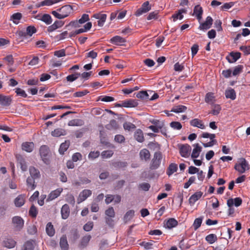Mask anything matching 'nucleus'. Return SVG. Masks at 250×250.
Instances as JSON below:
<instances>
[{
  "label": "nucleus",
  "instance_id": "7ed1b4c3",
  "mask_svg": "<svg viewBox=\"0 0 250 250\" xmlns=\"http://www.w3.org/2000/svg\"><path fill=\"white\" fill-rule=\"evenodd\" d=\"M234 169L240 173H243L250 169L249 164L245 158H241L235 165Z\"/></svg>",
  "mask_w": 250,
  "mask_h": 250
},
{
  "label": "nucleus",
  "instance_id": "0eeeda50",
  "mask_svg": "<svg viewBox=\"0 0 250 250\" xmlns=\"http://www.w3.org/2000/svg\"><path fill=\"white\" fill-rule=\"evenodd\" d=\"M12 102V98L11 96H6L3 94H0V104L2 106H9Z\"/></svg>",
  "mask_w": 250,
  "mask_h": 250
},
{
  "label": "nucleus",
  "instance_id": "ddd939ff",
  "mask_svg": "<svg viewBox=\"0 0 250 250\" xmlns=\"http://www.w3.org/2000/svg\"><path fill=\"white\" fill-rule=\"evenodd\" d=\"M189 124L191 126L198 127L202 129H204L206 128V126L203 121L198 118H195L190 120Z\"/></svg>",
  "mask_w": 250,
  "mask_h": 250
},
{
  "label": "nucleus",
  "instance_id": "338daca9",
  "mask_svg": "<svg viewBox=\"0 0 250 250\" xmlns=\"http://www.w3.org/2000/svg\"><path fill=\"white\" fill-rule=\"evenodd\" d=\"M66 201L69 204L74 206L75 203V198L72 194H68L66 197Z\"/></svg>",
  "mask_w": 250,
  "mask_h": 250
},
{
  "label": "nucleus",
  "instance_id": "7c9ffc66",
  "mask_svg": "<svg viewBox=\"0 0 250 250\" xmlns=\"http://www.w3.org/2000/svg\"><path fill=\"white\" fill-rule=\"evenodd\" d=\"M66 134L65 130L62 128H56L51 132V135L53 137H59L61 136H64Z\"/></svg>",
  "mask_w": 250,
  "mask_h": 250
},
{
  "label": "nucleus",
  "instance_id": "2eb2a0df",
  "mask_svg": "<svg viewBox=\"0 0 250 250\" xmlns=\"http://www.w3.org/2000/svg\"><path fill=\"white\" fill-rule=\"evenodd\" d=\"M91 239V236L90 235H86L83 237L78 245L79 248L81 249H83L86 247Z\"/></svg>",
  "mask_w": 250,
  "mask_h": 250
},
{
  "label": "nucleus",
  "instance_id": "bb28decb",
  "mask_svg": "<svg viewBox=\"0 0 250 250\" xmlns=\"http://www.w3.org/2000/svg\"><path fill=\"white\" fill-rule=\"evenodd\" d=\"M203 13V8L199 5H196L193 9V15H196L197 19L200 21Z\"/></svg>",
  "mask_w": 250,
  "mask_h": 250
},
{
  "label": "nucleus",
  "instance_id": "39448f33",
  "mask_svg": "<svg viewBox=\"0 0 250 250\" xmlns=\"http://www.w3.org/2000/svg\"><path fill=\"white\" fill-rule=\"evenodd\" d=\"M12 224L16 230H21L24 226V220L18 216H14L12 218Z\"/></svg>",
  "mask_w": 250,
  "mask_h": 250
},
{
  "label": "nucleus",
  "instance_id": "6ab92c4d",
  "mask_svg": "<svg viewBox=\"0 0 250 250\" xmlns=\"http://www.w3.org/2000/svg\"><path fill=\"white\" fill-rule=\"evenodd\" d=\"M16 158L18 161V163L20 166L21 169L23 171H26L27 169V166L23 157L22 156L19 155L16 156Z\"/></svg>",
  "mask_w": 250,
  "mask_h": 250
},
{
  "label": "nucleus",
  "instance_id": "37998d69",
  "mask_svg": "<svg viewBox=\"0 0 250 250\" xmlns=\"http://www.w3.org/2000/svg\"><path fill=\"white\" fill-rule=\"evenodd\" d=\"M46 232L50 236H53L55 234V229L51 223L49 222L46 226Z\"/></svg>",
  "mask_w": 250,
  "mask_h": 250
},
{
  "label": "nucleus",
  "instance_id": "49530a36",
  "mask_svg": "<svg viewBox=\"0 0 250 250\" xmlns=\"http://www.w3.org/2000/svg\"><path fill=\"white\" fill-rule=\"evenodd\" d=\"M92 27V23L91 22H87L84 25L83 28H80L76 30V34H79L85 32L91 29Z\"/></svg>",
  "mask_w": 250,
  "mask_h": 250
},
{
  "label": "nucleus",
  "instance_id": "412c9836",
  "mask_svg": "<svg viewBox=\"0 0 250 250\" xmlns=\"http://www.w3.org/2000/svg\"><path fill=\"white\" fill-rule=\"evenodd\" d=\"M60 246L62 250H68L69 245L68 244L67 237L65 235H63L60 238Z\"/></svg>",
  "mask_w": 250,
  "mask_h": 250
},
{
  "label": "nucleus",
  "instance_id": "423d86ee",
  "mask_svg": "<svg viewBox=\"0 0 250 250\" xmlns=\"http://www.w3.org/2000/svg\"><path fill=\"white\" fill-rule=\"evenodd\" d=\"M151 9V6L149 5L148 1H146L143 3L141 7L136 12L135 15L140 16L144 13L148 12Z\"/></svg>",
  "mask_w": 250,
  "mask_h": 250
},
{
  "label": "nucleus",
  "instance_id": "1a4fd4ad",
  "mask_svg": "<svg viewBox=\"0 0 250 250\" xmlns=\"http://www.w3.org/2000/svg\"><path fill=\"white\" fill-rule=\"evenodd\" d=\"M190 150L191 147L188 144L181 145L179 147V151L181 155L185 158L188 157Z\"/></svg>",
  "mask_w": 250,
  "mask_h": 250
},
{
  "label": "nucleus",
  "instance_id": "72a5a7b5",
  "mask_svg": "<svg viewBox=\"0 0 250 250\" xmlns=\"http://www.w3.org/2000/svg\"><path fill=\"white\" fill-rule=\"evenodd\" d=\"M205 101L210 104H213L215 101L214 93L212 92L207 93L205 96Z\"/></svg>",
  "mask_w": 250,
  "mask_h": 250
},
{
  "label": "nucleus",
  "instance_id": "2f4dec72",
  "mask_svg": "<svg viewBox=\"0 0 250 250\" xmlns=\"http://www.w3.org/2000/svg\"><path fill=\"white\" fill-rule=\"evenodd\" d=\"M25 202L24 196L23 195H19L16 198L14 201L15 205L17 207H21L23 206Z\"/></svg>",
  "mask_w": 250,
  "mask_h": 250
},
{
  "label": "nucleus",
  "instance_id": "f257e3e1",
  "mask_svg": "<svg viewBox=\"0 0 250 250\" xmlns=\"http://www.w3.org/2000/svg\"><path fill=\"white\" fill-rule=\"evenodd\" d=\"M73 10L72 7L70 5H65L56 11H52L51 14L56 18L62 19L68 17Z\"/></svg>",
  "mask_w": 250,
  "mask_h": 250
},
{
  "label": "nucleus",
  "instance_id": "e433bc0d",
  "mask_svg": "<svg viewBox=\"0 0 250 250\" xmlns=\"http://www.w3.org/2000/svg\"><path fill=\"white\" fill-rule=\"evenodd\" d=\"M134 138L135 139L140 143H142L144 141V137L143 131L141 129H137L134 134Z\"/></svg>",
  "mask_w": 250,
  "mask_h": 250
},
{
  "label": "nucleus",
  "instance_id": "052dcab7",
  "mask_svg": "<svg viewBox=\"0 0 250 250\" xmlns=\"http://www.w3.org/2000/svg\"><path fill=\"white\" fill-rule=\"evenodd\" d=\"M36 31L37 30L34 26H29L26 28V34L31 37L34 33H35Z\"/></svg>",
  "mask_w": 250,
  "mask_h": 250
},
{
  "label": "nucleus",
  "instance_id": "bf43d9fd",
  "mask_svg": "<svg viewBox=\"0 0 250 250\" xmlns=\"http://www.w3.org/2000/svg\"><path fill=\"white\" fill-rule=\"evenodd\" d=\"M244 67L242 65H238L235 66L232 72V75L233 76H236L241 73L243 71Z\"/></svg>",
  "mask_w": 250,
  "mask_h": 250
},
{
  "label": "nucleus",
  "instance_id": "f03ea898",
  "mask_svg": "<svg viewBox=\"0 0 250 250\" xmlns=\"http://www.w3.org/2000/svg\"><path fill=\"white\" fill-rule=\"evenodd\" d=\"M40 155L42 160L46 165H49L50 163V154L48 146L46 145L42 146L39 149Z\"/></svg>",
  "mask_w": 250,
  "mask_h": 250
},
{
  "label": "nucleus",
  "instance_id": "f3484780",
  "mask_svg": "<svg viewBox=\"0 0 250 250\" xmlns=\"http://www.w3.org/2000/svg\"><path fill=\"white\" fill-rule=\"evenodd\" d=\"M138 105V103L135 100L128 99L122 101V105L124 107H135Z\"/></svg>",
  "mask_w": 250,
  "mask_h": 250
},
{
  "label": "nucleus",
  "instance_id": "c9c22d12",
  "mask_svg": "<svg viewBox=\"0 0 250 250\" xmlns=\"http://www.w3.org/2000/svg\"><path fill=\"white\" fill-rule=\"evenodd\" d=\"M35 180L36 179L30 176H29L26 180L27 187L31 190L34 189L36 187Z\"/></svg>",
  "mask_w": 250,
  "mask_h": 250
},
{
  "label": "nucleus",
  "instance_id": "a19ab883",
  "mask_svg": "<svg viewBox=\"0 0 250 250\" xmlns=\"http://www.w3.org/2000/svg\"><path fill=\"white\" fill-rule=\"evenodd\" d=\"M178 225V221L174 218H171L168 219L166 222V226L168 229H171Z\"/></svg>",
  "mask_w": 250,
  "mask_h": 250
},
{
  "label": "nucleus",
  "instance_id": "20e7f679",
  "mask_svg": "<svg viewBox=\"0 0 250 250\" xmlns=\"http://www.w3.org/2000/svg\"><path fill=\"white\" fill-rule=\"evenodd\" d=\"M162 158L163 155L160 151L155 152L151 161L150 168L152 170L157 169L161 165Z\"/></svg>",
  "mask_w": 250,
  "mask_h": 250
},
{
  "label": "nucleus",
  "instance_id": "4468645a",
  "mask_svg": "<svg viewBox=\"0 0 250 250\" xmlns=\"http://www.w3.org/2000/svg\"><path fill=\"white\" fill-rule=\"evenodd\" d=\"M92 194V191L89 189H84L80 192L78 199V203H81L86 200Z\"/></svg>",
  "mask_w": 250,
  "mask_h": 250
},
{
  "label": "nucleus",
  "instance_id": "9d476101",
  "mask_svg": "<svg viewBox=\"0 0 250 250\" xmlns=\"http://www.w3.org/2000/svg\"><path fill=\"white\" fill-rule=\"evenodd\" d=\"M213 23V19L210 16H208L206 21L200 24L199 29L200 30H207L209 29Z\"/></svg>",
  "mask_w": 250,
  "mask_h": 250
},
{
  "label": "nucleus",
  "instance_id": "58836bf2",
  "mask_svg": "<svg viewBox=\"0 0 250 250\" xmlns=\"http://www.w3.org/2000/svg\"><path fill=\"white\" fill-rule=\"evenodd\" d=\"M70 145L69 141H65L64 143L61 144L59 151L60 154H63L64 152L67 150Z\"/></svg>",
  "mask_w": 250,
  "mask_h": 250
},
{
  "label": "nucleus",
  "instance_id": "79ce46f5",
  "mask_svg": "<svg viewBox=\"0 0 250 250\" xmlns=\"http://www.w3.org/2000/svg\"><path fill=\"white\" fill-rule=\"evenodd\" d=\"M22 18V14L21 13H16L11 15L10 17V20L12 21L13 22L18 24L19 23V21Z\"/></svg>",
  "mask_w": 250,
  "mask_h": 250
},
{
  "label": "nucleus",
  "instance_id": "603ef678",
  "mask_svg": "<svg viewBox=\"0 0 250 250\" xmlns=\"http://www.w3.org/2000/svg\"><path fill=\"white\" fill-rule=\"evenodd\" d=\"M221 110V106L219 104H215L213 105L212 109L209 113H211L213 115H217L220 113Z\"/></svg>",
  "mask_w": 250,
  "mask_h": 250
},
{
  "label": "nucleus",
  "instance_id": "5701e85b",
  "mask_svg": "<svg viewBox=\"0 0 250 250\" xmlns=\"http://www.w3.org/2000/svg\"><path fill=\"white\" fill-rule=\"evenodd\" d=\"M203 192L202 191H197L192 195L189 199V203L190 205H193L202 196Z\"/></svg>",
  "mask_w": 250,
  "mask_h": 250
},
{
  "label": "nucleus",
  "instance_id": "c756f323",
  "mask_svg": "<svg viewBox=\"0 0 250 250\" xmlns=\"http://www.w3.org/2000/svg\"><path fill=\"white\" fill-rule=\"evenodd\" d=\"M60 0H44L38 4L36 6L40 7L43 6H50L53 4L60 2Z\"/></svg>",
  "mask_w": 250,
  "mask_h": 250
},
{
  "label": "nucleus",
  "instance_id": "de8ad7c7",
  "mask_svg": "<svg viewBox=\"0 0 250 250\" xmlns=\"http://www.w3.org/2000/svg\"><path fill=\"white\" fill-rule=\"evenodd\" d=\"M83 124V121L81 119H73L70 121L68 123L69 126H82Z\"/></svg>",
  "mask_w": 250,
  "mask_h": 250
},
{
  "label": "nucleus",
  "instance_id": "6e6d98bb",
  "mask_svg": "<svg viewBox=\"0 0 250 250\" xmlns=\"http://www.w3.org/2000/svg\"><path fill=\"white\" fill-rule=\"evenodd\" d=\"M105 217H114L115 216V212L113 207H109L105 211Z\"/></svg>",
  "mask_w": 250,
  "mask_h": 250
},
{
  "label": "nucleus",
  "instance_id": "4c0bfd02",
  "mask_svg": "<svg viewBox=\"0 0 250 250\" xmlns=\"http://www.w3.org/2000/svg\"><path fill=\"white\" fill-rule=\"evenodd\" d=\"M105 127L108 130H116L118 128V123L115 120L112 119L106 125Z\"/></svg>",
  "mask_w": 250,
  "mask_h": 250
},
{
  "label": "nucleus",
  "instance_id": "b1692460",
  "mask_svg": "<svg viewBox=\"0 0 250 250\" xmlns=\"http://www.w3.org/2000/svg\"><path fill=\"white\" fill-rule=\"evenodd\" d=\"M70 208L67 204H64L61 208V215L63 219H67L69 216Z\"/></svg>",
  "mask_w": 250,
  "mask_h": 250
},
{
  "label": "nucleus",
  "instance_id": "864d4df0",
  "mask_svg": "<svg viewBox=\"0 0 250 250\" xmlns=\"http://www.w3.org/2000/svg\"><path fill=\"white\" fill-rule=\"evenodd\" d=\"M203 217H200L198 218H196L193 224V227L195 230H197L200 228L201 225L203 221Z\"/></svg>",
  "mask_w": 250,
  "mask_h": 250
},
{
  "label": "nucleus",
  "instance_id": "a211bd4d",
  "mask_svg": "<svg viewBox=\"0 0 250 250\" xmlns=\"http://www.w3.org/2000/svg\"><path fill=\"white\" fill-rule=\"evenodd\" d=\"M16 245V242L11 238H6L3 241V246L8 249L15 247Z\"/></svg>",
  "mask_w": 250,
  "mask_h": 250
},
{
  "label": "nucleus",
  "instance_id": "e2e57ef3",
  "mask_svg": "<svg viewBox=\"0 0 250 250\" xmlns=\"http://www.w3.org/2000/svg\"><path fill=\"white\" fill-rule=\"evenodd\" d=\"M239 49L243 52L245 55H248L250 54V45H242L240 47Z\"/></svg>",
  "mask_w": 250,
  "mask_h": 250
},
{
  "label": "nucleus",
  "instance_id": "c85d7f7f",
  "mask_svg": "<svg viewBox=\"0 0 250 250\" xmlns=\"http://www.w3.org/2000/svg\"><path fill=\"white\" fill-rule=\"evenodd\" d=\"M225 94L226 98L230 99L232 100H235L236 97L235 90L231 88L227 89Z\"/></svg>",
  "mask_w": 250,
  "mask_h": 250
},
{
  "label": "nucleus",
  "instance_id": "aec40b11",
  "mask_svg": "<svg viewBox=\"0 0 250 250\" xmlns=\"http://www.w3.org/2000/svg\"><path fill=\"white\" fill-rule=\"evenodd\" d=\"M140 157L141 160L147 161L150 159V154L148 150L146 148L142 149L139 153Z\"/></svg>",
  "mask_w": 250,
  "mask_h": 250
},
{
  "label": "nucleus",
  "instance_id": "a18cd8bd",
  "mask_svg": "<svg viewBox=\"0 0 250 250\" xmlns=\"http://www.w3.org/2000/svg\"><path fill=\"white\" fill-rule=\"evenodd\" d=\"M40 20L44 22L47 25L51 24L52 21L51 16L48 14H44L42 15Z\"/></svg>",
  "mask_w": 250,
  "mask_h": 250
},
{
  "label": "nucleus",
  "instance_id": "f704fd0d",
  "mask_svg": "<svg viewBox=\"0 0 250 250\" xmlns=\"http://www.w3.org/2000/svg\"><path fill=\"white\" fill-rule=\"evenodd\" d=\"M178 169L177 165L175 163L170 164L167 170V174L169 176L173 174Z\"/></svg>",
  "mask_w": 250,
  "mask_h": 250
},
{
  "label": "nucleus",
  "instance_id": "3c124183",
  "mask_svg": "<svg viewBox=\"0 0 250 250\" xmlns=\"http://www.w3.org/2000/svg\"><path fill=\"white\" fill-rule=\"evenodd\" d=\"M206 240L210 244H212L217 240V236L214 234H210L205 238Z\"/></svg>",
  "mask_w": 250,
  "mask_h": 250
},
{
  "label": "nucleus",
  "instance_id": "9b49d317",
  "mask_svg": "<svg viewBox=\"0 0 250 250\" xmlns=\"http://www.w3.org/2000/svg\"><path fill=\"white\" fill-rule=\"evenodd\" d=\"M126 40L120 36H115L110 40V42L118 46L124 45Z\"/></svg>",
  "mask_w": 250,
  "mask_h": 250
},
{
  "label": "nucleus",
  "instance_id": "f8f14e48",
  "mask_svg": "<svg viewBox=\"0 0 250 250\" xmlns=\"http://www.w3.org/2000/svg\"><path fill=\"white\" fill-rule=\"evenodd\" d=\"M93 17L99 20L98 21V25L99 26H103L106 21L107 15L105 14L101 13H96L93 15Z\"/></svg>",
  "mask_w": 250,
  "mask_h": 250
},
{
  "label": "nucleus",
  "instance_id": "680f3d73",
  "mask_svg": "<svg viewBox=\"0 0 250 250\" xmlns=\"http://www.w3.org/2000/svg\"><path fill=\"white\" fill-rule=\"evenodd\" d=\"M15 90L17 95L20 96L23 98H26L27 97V95L25 93V91L21 89V88H16Z\"/></svg>",
  "mask_w": 250,
  "mask_h": 250
},
{
  "label": "nucleus",
  "instance_id": "ea45409f",
  "mask_svg": "<svg viewBox=\"0 0 250 250\" xmlns=\"http://www.w3.org/2000/svg\"><path fill=\"white\" fill-rule=\"evenodd\" d=\"M134 94H136L137 98L142 100H147L149 99V95L146 91H141Z\"/></svg>",
  "mask_w": 250,
  "mask_h": 250
},
{
  "label": "nucleus",
  "instance_id": "5fc2aeb1",
  "mask_svg": "<svg viewBox=\"0 0 250 250\" xmlns=\"http://www.w3.org/2000/svg\"><path fill=\"white\" fill-rule=\"evenodd\" d=\"M123 127L125 130L131 131L134 130L136 128V126L131 123L126 122L123 124Z\"/></svg>",
  "mask_w": 250,
  "mask_h": 250
},
{
  "label": "nucleus",
  "instance_id": "69168bd1",
  "mask_svg": "<svg viewBox=\"0 0 250 250\" xmlns=\"http://www.w3.org/2000/svg\"><path fill=\"white\" fill-rule=\"evenodd\" d=\"M113 154L112 150H104L102 152L101 155L103 158H107L111 157Z\"/></svg>",
  "mask_w": 250,
  "mask_h": 250
},
{
  "label": "nucleus",
  "instance_id": "c03bdc74",
  "mask_svg": "<svg viewBox=\"0 0 250 250\" xmlns=\"http://www.w3.org/2000/svg\"><path fill=\"white\" fill-rule=\"evenodd\" d=\"M187 109V106L183 105H178L174 106L171 111L174 113H180L185 112Z\"/></svg>",
  "mask_w": 250,
  "mask_h": 250
},
{
  "label": "nucleus",
  "instance_id": "393cba45",
  "mask_svg": "<svg viewBox=\"0 0 250 250\" xmlns=\"http://www.w3.org/2000/svg\"><path fill=\"white\" fill-rule=\"evenodd\" d=\"M187 10L185 9H181L173 14L171 18L173 19V21H176L178 19L182 20L184 18L183 13H186Z\"/></svg>",
  "mask_w": 250,
  "mask_h": 250
},
{
  "label": "nucleus",
  "instance_id": "4d7b16f0",
  "mask_svg": "<svg viewBox=\"0 0 250 250\" xmlns=\"http://www.w3.org/2000/svg\"><path fill=\"white\" fill-rule=\"evenodd\" d=\"M169 125L171 128L175 130H180L182 128V124L179 122H172Z\"/></svg>",
  "mask_w": 250,
  "mask_h": 250
},
{
  "label": "nucleus",
  "instance_id": "473e14b6",
  "mask_svg": "<svg viewBox=\"0 0 250 250\" xmlns=\"http://www.w3.org/2000/svg\"><path fill=\"white\" fill-rule=\"evenodd\" d=\"M194 146L195 147L192 150L191 156L193 158H196L199 156L200 152L202 151V147L198 144H195Z\"/></svg>",
  "mask_w": 250,
  "mask_h": 250
},
{
  "label": "nucleus",
  "instance_id": "0e129e2a",
  "mask_svg": "<svg viewBox=\"0 0 250 250\" xmlns=\"http://www.w3.org/2000/svg\"><path fill=\"white\" fill-rule=\"evenodd\" d=\"M29 215L32 217H36L38 214V211L37 208L34 206L32 205L29 211Z\"/></svg>",
  "mask_w": 250,
  "mask_h": 250
},
{
  "label": "nucleus",
  "instance_id": "09e8293b",
  "mask_svg": "<svg viewBox=\"0 0 250 250\" xmlns=\"http://www.w3.org/2000/svg\"><path fill=\"white\" fill-rule=\"evenodd\" d=\"M134 215V211L133 210H129L126 212L124 217V220L125 223L130 221Z\"/></svg>",
  "mask_w": 250,
  "mask_h": 250
},
{
  "label": "nucleus",
  "instance_id": "13d9d810",
  "mask_svg": "<svg viewBox=\"0 0 250 250\" xmlns=\"http://www.w3.org/2000/svg\"><path fill=\"white\" fill-rule=\"evenodd\" d=\"M80 76V73H76L69 75L66 77V80L68 82H73Z\"/></svg>",
  "mask_w": 250,
  "mask_h": 250
},
{
  "label": "nucleus",
  "instance_id": "6e6552de",
  "mask_svg": "<svg viewBox=\"0 0 250 250\" xmlns=\"http://www.w3.org/2000/svg\"><path fill=\"white\" fill-rule=\"evenodd\" d=\"M241 54L238 52H231L226 56V59L229 63H232L236 62L241 58Z\"/></svg>",
  "mask_w": 250,
  "mask_h": 250
},
{
  "label": "nucleus",
  "instance_id": "dca6fc26",
  "mask_svg": "<svg viewBox=\"0 0 250 250\" xmlns=\"http://www.w3.org/2000/svg\"><path fill=\"white\" fill-rule=\"evenodd\" d=\"M242 203V200L240 197L234 199L230 198L227 200V205L229 207H232L233 205L236 207H239Z\"/></svg>",
  "mask_w": 250,
  "mask_h": 250
},
{
  "label": "nucleus",
  "instance_id": "4be33fe9",
  "mask_svg": "<svg viewBox=\"0 0 250 250\" xmlns=\"http://www.w3.org/2000/svg\"><path fill=\"white\" fill-rule=\"evenodd\" d=\"M34 148V144L33 142H24L21 145V148L23 150L27 152H31Z\"/></svg>",
  "mask_w": 250,
  "mask_h": 250
},
{
  "label": "nucleus",
  "instance_id": "cd10ccee",
  "mask_svg": "<svg viewBox=\"0 0 250 250\" xmlns=\"http://www.w3.org/2000/svg\"><path fill=\"white\" fill-rule=\"evenodd\" d=\"M62 191V188H58L56 190L52 191L48 195L47 200H53L59 196H60L61 192Z\"/></svg>",
  "mask_w": 250,
  "mask_h": 250
},
{
  "label": "nucleus",
  "instance_id": "8fccbe9b",
  "mask_svg": "<svg viewBox=\"0 0 250 250\" xmlns=\"http://www.w3.org/2000/svg\"><path fill=\"white\" fill-rule=\"evenodd\" d=\"M34 242L31 240L26 242L23 246L22 250H34Z\"/></svg>",
  "mask_w": 250,
  "mask_h": 250
},
{
  "label": "nucleus",
  "instance_id": "774afa93",
  "mask_svg": "<svg viewBox=\"0 0 250 250\" xmlns=\"http://www.w3.org/2000/svg\"><path fill=\"white\" fill-rule=\"evenodd\" d=\"M196 179V177L195 176H191L188 179V181L185 183L184 184V188H188V187L192 184L193 183Z\"/></svg>",
  "mask_w": 250,
  "mask_h": 250
},
{
  "label": "nucleus",
  "instance_id": "a878e982",
  "mask_svg": "<svg viewBox=\"0 0 250 250\" xmlns=\"http://www.w3.org/2000/svg\"><path fill=\"white\" fill-rule=\"evenodd\" d=\"M30 177L36 179H39L41 177L39 170L34 167H30L29 168Z\"/></svg>",
  "mask_w": 250,
  "mask_h": 250
}]
</instances>
